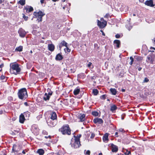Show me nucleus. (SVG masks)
I'll list each match as a JSON object with an SVG mask.
<instances>
[{"label":"nucleus","mask_w":155,"mask_h":155,"mask_svg":"<svg viewBox=\"0 0 155 155\" xmlns=\"http://www.w3.org/2000/svg\"><path fill=\"white\" fill-rule=\"evenodd\" d=\"M24 104L26 106H28V103L27 102H25Z\"/></svg>","instance_id":"obj_60"},{"label":"nucleus","mask_w":155,"mask_h":155,"mask_svg":"<svg viewBox=\"0 0 155 155\" xmlns=\"http://www.w3.org/2000/svg\"><path fill=\"white\" fill-rule=\"evenodd\" d=\"M109 134L108 133H106L104 135L103 137V140L104 141L106 142L108 141Z\"/></svg>","instance_id":"obj_21"},{"label":"nucleus","mask_w":155,"mask_h":155,"mask_svg":"<svg viewBox=\"0 0 155 155\" xmlns=\"http://www.w3.org/2000/svg\"><path fill=\"white\" fill-rule=\"evenodd\" d=\"M142 69V68L141 67H139L138 68V70L139 71H140Z\"/></svg>","instance_id":"obj_63"},{"label":"nucleus","mask_w":155,"mask_h":155,"mask_svg":"<svg viewBox=\"0 0 155 155\" xmlns=\"http://www.w3.org/2000/svg\"><path fill=\"white\" fill-rule=\"evenodd\" d=\"M58 123L57 120L49 119L47 123L48 126L50 127H53L56 125Z\"/></svg>","instance_id":"obj_7"},{"label":"nucleus","mask_w":155,"mask_h":155,"mask_svg":"<svg viewBox=\"0 0 155 155\" xmlns=\"http://www.w3.org/2000/svg\"><path fill=\"white\" fill-rule=\"evenodd\" d=\"M78 118L81 122L84 121L85 120V115L84 114H80V116Z\"/></svg>","instance_id":"obj_22"},{"label":"nucleus","mask_w":155,"mask_h":155,"mask_svg":"<svg viewBox=\"0 0 155 155\" xmlns=\"http://www.w3.org/2000/svg\"><path fill=\"white\" fill-rule=\"evenodd\" d=\"M52 92L51 91L49 92L48 94L45 93L43 97V99L45 101L49 100L50 96L52 94Z\"/></svg>","instance_id":"obj_11"},{"label":"nucleus","mask_w":155,"mask_h":155,"mask_svg":"<svg viewBox=\"0 0 155 155\" xmlns=\"http://www.w3.org/2000/svg\"><path fill=\"white\" fill-rule=\"evenodd\" d=\"M95 134L94 133H92L91 134V136L90 137V138L92 139H93L95 137Z\"/></svg>","instance_id":"obj_48"},{"label":"nucleus","mask_w":155,"mask_h":155,"mask_svg":"<svg viewBox=\"0 0 155 155\" xmlns=\"http://www.w3.org/2000/svg\"><path fill=\"white\" fill-rule=\"evenodd\" d=\"M145 4L146 5L151 7L154 6L152 0H147L145 2Z\"/></svg>","instance_id":"obj_14"},{"label":"nucleus","mask_w":155,"mask_h":155,"mask_svg":"<svg viewBox=\"0 0 155 155\" xmlns=\"http://www.w3.org/2000/svg\"><path fill=\"white\" fill-rule=\"evenodd\" d=\"M110 16V15L109 13H107L105 14V15L104 16V17L106 18H108Z\"/></svg>","instance_id":"obj_44"},{"label":"nucleus","mask_w":155,"mask_h":155,"mask_svg":"<svg viewBox=\"0 0 155 155\" xmlns=\"http://www.w3.org/2000/svg\"><path fill=\"white\" fill-rule=\"evenodd\" d=\"M110 147L112 148V151L113 152H116L118 150V147L115 145H114L113 143L110 144Z\"/></svg>","instance_id":"obj_15"},{"label":"nucleus","mask_w":155,"mask_h":155,"mask_svg":"<svg viewBox=\"0 0 155 155\" xmlns=\"http://www.w3.org/2000/svg\"><path fill=\"white\" fill-rule=\"evenodd\" d=\"M93 122L94 124L98 123L100 124H102L104 122L102 119L98 118H95L93 120Z\"/></svg>","instance_id":"obj_13"},{"label":"nucleus","mask_w":155,"mask_h":155,"mask_svg":"<svg viewBox=\"0 0 155 155\" xmlns=\"http://www.w3.org/2000/svg\"><path fill=\"white\" fill-rule=\"evenodd\" d=\"M96 79V77L95 76H92L91 77V79L92 81H93V80H94Z\"/></svg>","instance_id":"obj_55"},{"label":"nucleus","mask_w":155,"mask_h":155,"mask_svg":"<svg viewBox=\"0 0 155 155\" xmlns=\"http://www.w3.org/2000/svg\"><path fill=\"white\" fill-rule=\"evenodd\" d=\"M135 59L137 61H140L143 60V58L141 56L138 55L135 56Z\"/></svg>","instance_id":"obj_28"},{"label":"nucleus","mask_w":155,"mask_h":155,"mask_svg":"<svg viewBox=\"0 0 155 155\" xmlns=\"http://www.w3.org/2000/svg\"><path fill=\"white\" fill-rule=\"evenodd\" d=\"M126 155H129L131 154V152L130 151H128L127 150L125 153Z\"/></svg>","instance_id":"obj_47"},{"label":"nucleus","mask_w":155,"mask_h":155,"mask_svg":"<svg viewBox=\"0 0 155 155\" xmlns=\"http://www.w3.org/2000/svg\"><path fill=\"white\" fill-rule=\"evenodd\" d=\"M45 137L46 138V139H47L48 138H50V139H51V136H45Z\"/></svg>","instance_id":"obj_56"},{"label":"nucleus","mask_w":155,"mask_h":155,"mask_svg":"<svg viewBox=\"0 0 155 155\" xmlns=\"http://www.w3.org/2000/svg\"><path fill=\"white\" fill-rule=\"evenodd\" d=\"M149 81V79H148L147 78H145L143 81V82L144 83L147 82Z\"/></svg>","instance_id":"obj_43"},{"label":"nucleus","mask_w":155,"mask_h":155,"mask_svg":"<svg viewBox=\"0 0 155 155\" xmlns=\"http://www.w3.org/2000/svg\"><path fill=\"white\" fill-rule=\"evenodd\" d=\"M86 75L84 73H80L78 75V78L83 79L85 78Z\"/></svg>","instance_id":"obj_24"},{"label":"nucleus","mask_w":155,"mask_h":155,"mask_svg":"<svg viewBox=\"0 0 155 155\" xmlns=\"http://www.w3.org/2000/svg\"><path fill=\"white\" fill-rule=\"evenodd\" d=\"M25 119L23 114H21L19 116V122L21 124H23Z\"/></svg>","instance_id":"obj_16"},{"label":"nucleus","mask_w":155,"mask_h":155,"mask_svg":"<svg viewBox=\"0 0 155 155\" xmlns=\"http://www.w3.org/2000/svg\"><path fill=\"white\" fill-rule=\"evenodd\" d=\"M51 117L50 119L53 120H57V115L55 112H53L51 113Z\"/></svg>","instance_id":"obj_17"},{"label":"nucleus","mask_w":155,"mask_h":155,"mask_svg":"<svg viewBox=\"0 0 155 155\" xmlns=\"http://www.w3.org/2000/svg\"><path fill=\"white\" fill-rule=\"evenodd\" d=\"M45 0H40V2L41 4H42L44 3V2Z\"/></svg>","instance_id":"obj_59"},{"label":"nucleus","mask_w":155,"mask_h":155,"mask_svg":"<svg viewBox=\"0 0 155 155\" xmlns=\"http://www.w3.org/2000/svg\"><path fill=\"white\" fill-rule=\"evenodd\" d=\"M100 31L102 33V35H103L104 36H105V33H104V32L102 30H100Z\"/></svg>","instance_id":"obj_57"},{"label":"nucleus","mask_w":155,"mask_h":155,"mask_svg":"<svg viewBox=\"0 0 155 155\" xmlns=\"http://www.w3.org/2000/svg\"><path fill=\"white\" fill-rule=\"evenodd\" d=\"M117 109V107L116 105L114 104L111 106L110 110L111 111H113L115 110H116Z\"/></svg>","instance_id":"obj_31"},{"label":"nucleus","mask_w":155,"mask_h":155,"mask_svg":"<svg viewBox=\"0 0 155 155\" xmlns=\"http://www.w3.org/2000/svg\"><path fill=\"white\" fill-rule=\"evenodd\" d=\"M19 65L17 63L10 64V72L12 74L17 75L21 71V68L19 67Z\"/></svg>","instance_id":"obj_2"},{"label":"nucleus","mask_w":155,"mask_h":155,"mask_svg":"<svg viewBox=\"0 0 155 155\" xmlns=\"http://www.w3.org/2000/svg\"><path fill=\"white\" fill-rule=\"evenodd\" d=\"M118 132H116L115 133V134L114 136L116 137H119V135H118Z\"/></svg>","instance_id":"obj_53"},{"label":"nucleus","mask_w":155,"mask_h":155,"mask_svg":"<svg viewBox=\"0 0 155 155\" xmlns=\"http://www.w3.org/2000/svg\"><path fill=\"white\" fill-rule=\"evenodd\" d=\"M4 0H0V4H2V2H4Z\"/></svg>","instance_id":"obj_61"},{"label":"nucleus","mask_w":155,"mask_h":155,"mask_svg":"<svg viewBox=\"0 0 155 155\" xmlns=\"http://www.w3.org/2000/svg\"><path fill=\"white\" fill-rule=\"evenodd\" d=\"M18 3L19 4L22 6H23L25 4V0H20L18 2Z\"/></svg>","instance_id":"obj_29"},{"label":"nucleus","mask_w":155,"mask_h":155,"mask_svg":"<svg viewBox=\"0 0 155 155\" xmlns=\"http://www.w3.org/2000/svg\"><path fill=\"white\" fill-rule=\"evenodd\" d=\"M115 36L116 38H120V35L119 34H116V35Z\"/></svg>","instance_id":"obj_51"},{"label":"nucleus","mask_w":155,"mask_h":155,"mask_svg":"<svg viewBox=\"0 0 155 155\" xmlns=\"http://www.w3.org/2000/svg\"><path fill=\"white\" fill-rule=\"evenodd\" d=\"M58 131L63 135H69L71 134V129L67 124L64 125L59 129Z\"/></svg>","instance_id":"obj_3"},{"label":"nucleus","mask_w":155,"mask_h":155,"mask_svg":"<svg viewBox=\"0 0 155 155\" xmlns=\"http://www.w3.org/2000/svg\"><path fill=\"white\" fill-rule=\"evenodd\" d=\"M4 66V64L3 63H2V64L0 65V68L1 69L0 70V72L2 71V68H3Z\"/></svg>","instance_id":"obj_50"},{"label":"nucleus","mask_w":155,"mask_h":155,"mask_svg":"<svg viewBox=\"0 0 155 155\" xmlns=\"http://www.w3.org/2000/svg\"><path fill=\"white\" fill-rule=\"evenodd\" d=\"M24 9L25 10L27 13L33 12L34 10L33 8L31 6L27 5L24 7Z\"/></svg>","instance_id":"obj_12"},{"label":"nucleus","mask_w":155,"mask_h":155,"mask_svg":"<svg viewBox=\"0 0 155 155\" xmlns=\"http://www.w3.org/2000/svg\"><path fill=\"white\" fill-rule=\"evenodd\" d=\"M28 149H25V150H24L22 151V153H23V154H25L26 152H28Z\"/></svg>","instance_id":"obj_46"},{"label":"nucleus","mask_w":155,"mask_h":155,"mask_svg":"<svg viewBox=\"0 0 155 155\" xmlns=\"http://www.w3.org/2000/svg\"><path fill=\"white\" fill-rule=\"evenodd\" d=\"M114 44L115 45L117 48H120V41L119 40H115L114 41Z\"/></svg>","instance_id":"obj_18"},{"label":"nucleus","mask_w":155,"mask_h":155,"mask_svg":"<svg viewBox=\"0 0 155 155\" xmlns=\"http://www.w3.org/2000/svg\"><path fill=\"white\" fill-rule=\"evenodd\" d=\"M92 114L94 116L97 117L98 116V113L97 111H94L92 112Z\"/></svg>","instance_id":"obj_35"},{"label":"nucleus","mask_w":155,"mask_h":155,"mask_svg":"<svg viewBox=\"0 0 155 155\" xmlns=\"http://www.w3.org/2000/svg\"><path fill=\"white\" fill-rule=\"evenodd\" d=\"M42 134L45 135H47L48 134V132L44 130H43L42 131Z\"/></svg>","instance_id":"obj_42"},{"label":"nucleus","mask_w":155,"mask_h":155,"mask_svg":"<svg viewBox=\"0 0 155 155\" xmlns=\"http://www.w3.org/2000/svg\"><path fill=\"white\" fill-rule=\"evenodd\" d=\"M17 147V145L15 144H14L13 145L12 150L13 152H15L18 151V150L16 149Z\"/></svg>","instance_id":"obj_30"},{"label":"nucleus","mask_w":155,"mask_h":155,"mask_svg":"<svg viewBox=\"0 0 155 155\" xmlns=\"http://www.w3.org/2000/svg\"><path fill=\"white\" fill-rule=\"evenodd\" d=\"M84 153L86 155H90L91 152L89 150H87L86 151V150H85L84 151Z\"/></svg>","instance_id":"obj_36"},{"label":"nucleus","mask_w":155,"mask_h":155,"mask_svg":"<svg viewBox=\"0 0 155 155\" xmlns=\"http://www.w3.org/2000/svg\"><path fill=\"white\" fill-rule=\"evenodd\" d=\"M92 64V63L91 62H89L87 65V67L88 68H90Z\"/></svg>","instance_id":"obj_52"},{"label":"nucleus","mask_w":155,"mask_h":155,"mask_svg":"<svg viewBox=\"0 0 155 155\" xmlns=\"http://www.w3.org/2000/svg\"><path fill=\"white\" fill-rule=\"evenodd\" d=\"M118 131L119 132H122V133H124L125 132L124 130V129L122 128H120L118 130Z\"/></svg>","instance_id":"obj_49"},{"label":"nucleus","mask_w":155,"mask_h":155,"mask_svg":"<svg viewBox=\"0 0 155 155\" xmlns=\"http://www.w3.org/2000/svg\"><path fill=\"white\" fill-rule=\"evenodd\" d=\"M18 32L19 36L21 38H24L27 34V32L22 28H20Z\"/></svg>","instance_id":"obj_10"},{"label":"nucleus","mask_w":155,"mask_h":155,"mask_svg":"<svg viewBox=\"0 0 155 155\" xmlns=\"http://www.w3.org/2000/svg\"><path fill=\"white\" fill-rule=\"evenodd\" d=\"M130 60H131V61H130V62L129 63V64L130 65H132V64L133 63V62H134V58H133V57L132 56L130 57Z\"/></svg>","instance_id":"obj_38"},{"label":"nucleus","mask_w":155,"mask_h":155,"mask_svg":"<svg viewBox=\"0 0 155 155\" xmlns=\"http://www.w3.org/2000/svg\"><path fill=\"white\" fill-rule=\"evenodd\" d=\"M121 91L122 92H124L125 91V89H121Z\"/></svg>","instance_id":"obj_62"},{"label":"nucleus","mask_w":155,"mask_h":155,"mask_svg":"<svg viewBox=\"0 0 155 155\" xmlns=\"http://www.w3.org/2000/svg\"><path fill=\"white\" fill-rule=\"evenodd\" d=\"M55 59L57 61H60L63 59V57L61 53H58L57 54Z\"/></svg>","instance_id":"obj_20"},{"label":"nucleus","mask_w":155,"mask_h":155,"mask_svg":"<svg viewBox=\"0 0 155 155\" xmlns=\"http://www.w3.org/2000/svg\"><path fill=\"white\" fill-rule=\"evenodd\" d=\"M31 130L35 135H37L39 134V130L37 125H33L31 127Z\"/></svg>","instance_id":"obj_6"},{"label":"nucleus","mask_w":155,"mask_h":155,"mask_svg":"<svg viewBox=\"0 0 155 155\" xmlns=\"http://www.w3.org/2000/svg\"><path fill=\"white\" fill-rule=\"evenodd\" d=\"M23 18L24 19L25 21H27L28 20V16H25V15L24 14H22Z\"/></svg>","instance_id":"obj_39"},{"label":"nucleus","mask_w":155,"mask_h":155,"mask_svg":"<svg viewBox=\"0 0 155 155\" xmlns=\"http://www.w3.org/2000/svg\"><path fill=\"white\" fill-rule=\"evenodd\" d=\"M30 113L28 112V111H27L25 112L24 113V117H29L30 116Z\"/></svg>","instance_id":"obj_34"},{"label":"nucleus","mask_w":155,"mask_h":155,"mask_svg":"<svg viewBox=\"0 0 155 155\" xmlns=\"http://www.w3.org/2000/svg\"><path fill=\"white\" fill-rule=\"evenodd\" d=\"M81 136V134H78L77 136H74V138L71 139L70 144L71 147L74 148H79L81 146L80 138Z\"/></svg>","instance_id":"obj_1"},{"label":"nucleus","mask_w":155,"mask_h":155,"mask_svg":"<svg viewBox=\"0 0 155 155\" xmlns=\"http://www.w3.org/2000/svg\"><path fill=\"white\" fill-rule=\"evenodd\" d=\"M146 60L147 62H149L150 63L153 64L154 62L155 61V56L154 55H149L147 58Z\"/></svg>","instance_id":"obj_8"},{"label":"nucleus","mask_w":155,"mask_h":155,"mask_svg":"<svg viewBox=\"0 0 155 155\" xmlns=\"http://www.w3.org/2000/svg\"><path fill=\"white\" fill-rule=\"evenodd\" d=\"M107 25V21H104V22L98 20H97V25L100 28H104Z\"/></svg>","instance_id":"obj_9"},{"label":"nucleus","mask_w":155,"mask_h":155,"mask_svg":"<svg viewBox=\"0 0 155 155\" xmlns=\"http://www.w3.org/2000/svg\"><path fill=\"white\" fill-rule=\"evenodd\" d=\"M66 48L64 49V50L66 52H69L71 51V49H69L68 47V46H67V47H66Z\"/></svg>","instance_id":"obj_37"},{"label":"nucleus","mask_w":155,"mask_h":155,"mask_svg":"<svg viewBox=\"0 0 155 155\" xmlns=\"http://www.w3.org/2000/svg\"><path fill=\"white\" fill-rule=\"evenodd\" d=\"M19 130H14V132H12L13 134H16L19 133Z\"/></svg>","instance_id":"obj_41"},{"label":"nucleus","mask_w":155,"mask_h":155,"mask_svg":"<svg viewBox=\"0 0 155 155\" xmlns=\"http://www.w3.org/2000/svg\"><path fill=\"white\" fill-rule=\"evenodd\" d=\"M5 77L3 75H2L0 77V78L2 80H3L5 78Z\"/></svg>","instance_id":"obj_54"},{"label":"nucleus","mask_w":155,"mask_h":155,"mask_svg":"<svg viewBox=\"0 0 155 155\" xmlns=\"http://www.w3.org/2000/svg\"><path fill=\"white\" fill-rule=\"evenodd\" d=\"M55 46L54 45L52 44H49L48 45V49L49 50L51 51H53L54 50Z\"/></svg>","instance_id":"obj_19"},{"label":"nucleus","mask_w":155,"mask_h":155,"mask_svg":"<svg viewBox=\"0 0 155 155\" xmlns=\"http://www.w3.org/2000/svg\"><path fill=\"white\" fill-rule=\"evenodd\" d=\"M117 155H123L121 153H120V154L118 153V154H117Z\"/></svg>","instance_id":"obj_64"},{"label":"nucleus","mask_w":155,"mask_h":155,"mask_svg":"<svg viewBox=\"0 0 155 155\" xmlns=\"http://www.w3.org/2000/svg\"><path fill=\"white\" fill-rule=\"evenodd\" d=\"M19 98L21 100H25L28 97L27 90L25 88L19 89L18 93Z\"/></svg>","instance_id":"obj_4"},{"label":"nucleus","mask_w":155,"mask_h":155,"mask_svg":"<svg viewBox=\"0 0 155 155\" xmlns=\"http://www.w3.org/2000/svg\"><path fill=\"white\" fill-rule=\"evenodd\" d=\"M36 152L39 155H43L45 153V151L42 149H39L37 150Z\"/></svg>","instance_id":"obj_23"},{"label":"nucleus","mask_w":155,"mask_h":155,"mask_svg":"<svg viewBox=\"0 0 155 155\" xmlns=\"http://www.w3.org/2000/svg\"><path fill=\"white\" fill-rule=\"evenodd\" d=\"M110 90L113 95H115L116 94L117 91L115 89L111 88L110 89Z\"/></svg>","instance_id":"obj_27"},{"label":"nucleus","mask_w":155,"mask_h":155,"mask_svg":"<svg viewBox=\"0 0 155 155\" xmlns=\"http://www.w3.org/2000/svg\"><path fill=\"white\" fill-rule=\"evenodd\" d=\"M33 15L37 18L38 22H40L42 21V17L45 15V14L40 10L38 12H35L33 13Z\"/></svg>","instance_id":"obj_5"},{"label":"nucleus","mask_w":155,"mask_h":155,"mask_svg":"<svg viewBox=\"0 0 155 155\" xmlns=\"http://www.w3.org/2000/svg\"><path fill=\"white\" fill-rule=\"evenodd\" d=\"M70 71L71 73H74L76 69L74 68H71Z\"/></svg>","instance_id":"obj_45"},{"label":"nucleus","mask_w":155,"mask_h":155,"mask_svg":"<svg viewBox=\"0 0 155 155\" xmlns=\"http://www.w3.org/2000/svg\"><path fill=\"white\" fill-rule=\"evenodd\" d=\"M100 98L102 100H105L106 99V95L105 94L102 95L100 96Z\"/></svg>","instance_id":"obj_40"},{"label":"nucleus","mask_w":155,"mask_h":155,"mask_svg":"<svg viewBox=\"0 0 155 155\" xmlns=\"http://www.w3.org/2000/svg\"><path fill=\"white\" fill-rule=\"evenodd\" d=\"M92 93L94 95H97L99 93V91L97 89H94L93 90Z\"/></svg>","instance_id":"obj_33"},{"label":"nucleus","mask_w":155,"mask_h":155,"mask_svg":"<svg viewBox=\"0 0 155 155\" xmlns=\"http://www.w3.org/2000/svg\"><path fill=\"white\" fill-rule=\"evenodd\" d=\"M67 43L65 41H63L60 43V47H62L63 46H65L67 47Z\"/></svg>","instance_id":"obj_26"},{"label":"nucleus","mask_w":155,"mask_h":155,"mask_svg":"<svg viewBox=\"0 0 155 155\" xmlns=\"http://www.w3.org/2000/svg\"><path fill=\"white\" fill-rule=\"evenodd\" d=\"M80 92V88H76L75 89L73 92L74 94L76 95L79 94Z\"/></svg>","instance_id":"obj_25"},{"label":"nucleus","mask_w":155,"mask_h":155,"mask_svg":"<svg viewBox=\"0 0 155 155\" xmlns=\"http://www.w3.org/2000/svg\"><path fill=\"white\" fill-rule=\"evenodd\" d=\"M101 21L104 22V21H106L105 20H104L103 18H101L100 19Z\"/></svg>","instance_id":"obj_58"},{"label":"nucleus","mask_w":155,"mask_h":155,"mask_svg":"<svg viewBox=\"0 0 155 155\" xmlns=\"http://www.w3.org/2000/svg\"><path fill=\"white\" fill-rule=\"evenodd\" d=\"M23 50V47L21 46H19V47L16 48L15 50L19 52Z\"/></svg>","instance_id":"obj_32"}]
</instances>
